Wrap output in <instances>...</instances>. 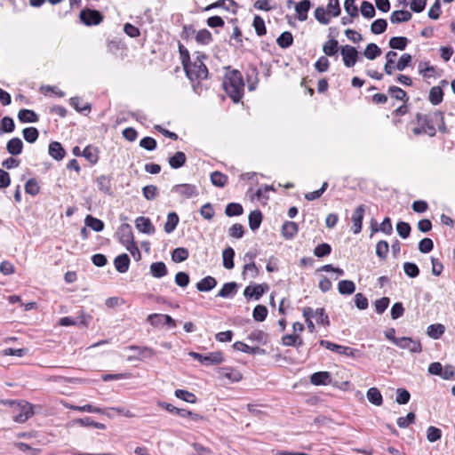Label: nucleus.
Masks as SVG:
<instances>
[{
	"label": "nucleus",
	"mask_w": 455,
	"mask_h": 455,
	"mask_svg": "<svg viewBox=\"0 0 455 455\" xmlns=\"http://www.w3.org/2000/svg\"><path fill=\"white\" fill-rule=\"evenodd\" d=\"M234 256L235 251L231 247L226 248L222 252L223 266L227 269H232L234 267Z\"/></svg>",
	"instance_id": "obj_33"
},
{
	"label": "nucleus",
	"mask_w": 455,
	"mask_h": 455,
	"mask_svg": "<svg viewBox=\"0 0 455 455\" xmlns=\"http://www.w3.org/2000/svg\"><path fill=\"white\" fill-rule=\"evenodd\" d=\"M24 140L28 143H34L39 136V132L35 127H27L22 131Z\"/></svg>",
	"instance_id": "obj_48"
},
{
	"label": "nucleus",
	"mask_w": 455,
	"mask_h": 455,
	"mask_svg": "<svg viewBox=\"0 0 455 455\" xmlns=\"http://www.w3.org/2000/svg\"><path fill=\"white\" fill-rule=\"evenodd\" d=\"M265 292V288L262 284H254L247 286L243 291V295L246 299L254 298L259 299Z\"/></svg>",
	"instance_id": "obj_15"
},
{
	"label": "nucleus",
	"mask_w": 455,
	"mask_h": 455,
	"mask_svg": "<svg viewBox=\"0 0 455 455\" xmlns=\"http://www.w3.org/2000/svg\"><path fill=\"white\" fill-rule=\"evenodd\" d=\"M237 291V284L235 282L226 283L218 292L217 296L221 298H229Z\"/></svg>",
	"instance_id": "obj_28"
},
{
	"label": "nucleus",
	"mask_w": 455,
	"mask_h": 455,
	"mask_svg": "<svg viewBox=\"0 0 455 455\" xmlns=\"http://www.w3.org/2000/svg\"><path fill=\"white\" fill-rule=\"evenodd\" d=\"M388 93L391 95V97H393L398 100L406 102L409 100L406 92L398 86H395V85L390 86L388 88Z\"/></svg>",
	"instance_id": "obj_43"
},
{
	"label": "nucleus",
	"mask_w": 455,
	"mask_h": 455,
	"mask_svg": "<svg viewBox=\"0 0 455 455\" xmlns=\"http://www.w3.org/2000/svg\"><path fill=\"white\" fill-rule=\"evenodd\" d=\"M403 271L405 275L411 278H415L419 274V269L418 266L415 263L411 262H405L403 264Z\"/></svg>",
	"instance_id": "obj_59"
},
{
	"label": "nucleus",
	"mask_w": 455,
	"mask_h": 455,
	"mask_svg": "<svg viewBox=\"0 0 455 455\" xmlns=\"http://www.w3.org/2000/svg\"><path fill=\"white\" fill-rule=\"evenodd\" d=\"M396 346L402 349H407L411 353H420L422 351L420 341L410 337L399 338V341L396 342Z\"/></svg>",
	"instance_id": "obj_8"
},
{
	"label": "nucleus",
	"mask_w": 455,
	"mask_h": 455,
	"mask_svg": "<svg viewBox=\"0 0 455 455\" xmlns=\"http://www.w3.org/2000/svg\"><path fill=\"white\" fill-rule=\"evenodd\" d=\"M367 399L374 405L380 406L383 403L382 395L377 387H371L366 393Z\"/></svg>",
	"instance_id": "obj_31"
},
{
	"label": "nucleus",
	"mask_w": 455,
	"mask_h": 455,
	"mask_svg": "<svg viewBox=\"0 0 455 455\" xmlns=\"http://www.w3.org/2000/svg\"><path fill=\"white\" fill-rule=\"evenodd\" d=\"M179 223V217L175 212H170L167 215V221L164 225V231L168 234L172 233Z\"/></svg>",
	"instance_id": "obj_42"
},
{
	"label": "nucleus",
	"mask_w": 455,
	"mask_h": 455,
	"mask_svg": "<svg viewBox=\"0 0 455 455\" xmlns=\"http://www.w3.org/2000/svg\"><path fill=\"white\" fill-rule=\"evenodd\" d=\"M175 396L187 403H195L196 402V396L193 393L187 390L177 389L175 391Z\"/></svg>",
	"instance_id": "obj_52"
},
{
	"label": "nucleus",
	"mask_w": 455,
	"mask_h": 455,
	"mask_svg": "<svg viewBox=\"0 0 455 455\" xmlns=\"http://www.w3.org/2000/svg\"><path fill=\"white\" fill-rule=\"evenodd\" d=\"M18 118L21 123H36L38 121V116L30 109H20L18 113Z\"/></svg>",
	"instance_id": "obj_29"
},
{
	"label": "nucleus",
	"mask_w": 455,
	"mask_h": 455,
	"mask_svg": "<svg viewBox=\"0 0 455 455\" xmlns=\"http://www.w3.org/2000/svg\"><path fill=\"white\" fill-rule=\"evenodd\" d=\"M364 211V205L361 204L356 207L352 215L351 220L353 222V233L355 235L359 234L362 231Z\"/></svg>",
	"instance_id": "obj_11"
},
{
	"label": "nucleus",
	"mask_w": 455,
	"mask_h": 455,
	"mask_svg": "<svg viewBox=\"0 0 455 455\" xmlns=\"http://www.w3.org/2000/svg\"><path fill=\"white\" fill-rule=\"evenodd\" d=\"M443 92L441 87L439 86H434L430 89L429 92V101L436 106L440 104L443 101Z\"/></svg>",
	"instance_id": "obj_37"
},
{
	"label": "nucleus",
	"mask_w": 455,
	"mask_h": 455,
	"mask_svg": "<svg viewBox=\"0 0 455 455\" xmlns=\"http://www.w3.org/2000/svg\"><path fill=\"white\" fill-rule=\"evenodd\" d=\"M117 235L119 242L124 247H128V245L134 243L132 229L129 224H122L117 230Z\"/></svg>",
	"instance_id": "obj_9"
},
{
	"label": "nucleus",
	"mask_w": 455,
	"mask_h": 455,
	"mask_svg": "<svg viewBox=\"0 0 455 455\" xmlns=\"http://www.w3.org/2000/svg\"><path fill=\"white\" fill-rule=\"evenodd\" d=\"M129 350L137 351L139 355H130L127 357L128 362H132L134 360H142L144 358H151L156 355V352L153 348L148 347H139L135 345H131L127 347Z\"/></svg>",
	"instance_id": "obj_10"
},
{
	"label": "nucleus",
	"mask_w": 455,
	"mask_h": 455,
	"mask_svg": "<svg viewBox=\"0 0 455 455\" xmlns=\"http://www.w3.org/2000/svg\"><path fill=\"white\" fill-rule=\"evenodd\" d=\"M23 142L20 138H12L6 144V150L12 156L20 155L22 152Z\"/></svg>",
	"instance_id": "obj_21"
},
{
	"label": "nucleus",
	"mask_w": 455,
	"mask_h": 455,
	"mask_svg": "<svg viewBox=\"0 0 455 455\" xmlns=\"http://www.w3.org/2000/svg\"><path fill=\"white\" fill-rule=\"evenodd\" d=\"M196 41L200 44H209L212 42V36L209 30L204 28L196 33Z\"/></svg>",
	"instance_id": "obj_46"
},
{
	"label": "nucleus",
	"mask_w": 455,
	"mask_h": 455,
	"mask_svg": "<svg viewBox=\"0 0 455 455\" xmlns=\"http://www.w3.org/2000/svg\"><path fill=\"white\" fill-rule=\"evenodd\" d=\"M243 207L240 204L230 203L226 206L225 214L228 217L239 216L243 214Z\"/></svg>",
	"instance_id": "obj_49"
},
{
	"label": "nucleus",
	"mask_w": 455,
	"mask_h": 455,
	"mask_svg": "<svg viewBox=\"0 0 455 455\" xmlns=\"http://www.w3.org/2000/svg\"><path fill=\"white\" fill-rule=\"evenodd\" d=\"M12 413L13 421L20 424L24 423L34 415L33 405L25 401H19L12 410Z\"/></svg>",
	"instance_id": "obj_3"
},
{
	"label": "nucleus",
	"mask_w": 455,
	"mask_h": 455,
	"mask_svg": "<svg viewBox=\"0 0 455 455\" xmlns=\"http://www.w3.org/2000/svg\"><path fill=\"white\" fill-rule=\"evenodd\" d=\"M262 221V213L259 210H255L249 214V226L251 230H256L259 228Z\"/></svg>",
	"instance_id": "obj_36"
},
{
	"label": "nucleus",
	"mask_w": 455,
	"mask_h": 455,
	"mask_svg": "<svg viewBox=\"0 0 455 455\" xmlns=\"http://www.w3.org/2000/svg\"><path fill=\"white\" fill-rule=\"evenodd\" d=\"M338 41L336 39H331L327 41L323 46V51L328 56H333L338 52Z\"/></svg>",
	"instance_id": "obj_54"
},
{
	"label": "nucleus",
	"mask_w": 455,
	"mask_h": 455,
	"mask_svg": "<svg viewBox=\"0 0 455 455\" xmlns=\"http://www.w3.org/2000/svg\"><path fill=\"white\" fill-rule=\"evenodd\" d=\"M85 225L91 228L92 230L96 232H100L104 228V223L102 220L92 217V215H87L84 220Z\"/></svg>",
	"instance_id": "obj_40"
},
{
	"label": "nucleus",
	"mask_w": 455,
	"mask_h": 455,
	"mask_svg": "<svg viewBox=\"0 0 455 455\" xmlns=\"http://www.w3.org/2000/svg\"><path fill=\"white\" fill-rule=\"evenodd\" d=\"M298 225L293 221H285L282 226V235L286 239L293 238L298 233Z\"/></svg>",
	"instance_id": "obj_23"
},
{
	"label": "nucleus",
	"mask_w": 455,
	"mask_h": 455,
	"mask_svg": "<svg viewBox=\"0 0 455 455\" xmlns=\"http://www.w3.org/2000/svg\"><path fill=\"white\" fill-rule=\"evenodd\" d=\"M276 43L281 48H288L293 43L291 33L288 31L282 33L276 39Z\"/></svg>",
	"instance_id": "obj_47"
},
{
	"label": "nucleus",
	"mask_w": 455,
	"mask_h": 455,
	"mask_svg": "<svg viewBox=\"0 0 455 455\" xmlns=\"http://www.w3.org/2000/svg\"><path fill=\"white\" fill-rule=\"evenodd\" d=\"M319 344L322 347H324L325 348H327L331 351L336 352L339 355H345L347 356L353 357V358L359 356V351L355 348L349 347L338 345V344H335V343H332L331 341L324 340V339H321Z\"/></svg>",
	"instance_id": "obj_5"
},
{
	"label": "nucleus",
	"mask_w": 455,
	"mask_h": 455,
	"mask_svg": "<svg viewBox=\"0 0 455 455\" xmlns=\"http://www.w3.org/2000/svg\"><path fill=\"white\" fill-rule=\"evenodd\" d=\"M74 423L77 424L81 427H93L97 429H101V430L106 429V426L104 424L95 422L89 417L83 418V419H77L74 420Z\"/></svg>",
	"instance_id": "obj_41"
},
{
	"label": "nucleus",
	"mask_w": 455,
	"mask_h": 455,
	"mask_svg": "<svg viewBox=\"0 0 455 455\" xmlns=\"http://www.w3.org/2000/svg\"><path fill=\"white\" fill-rule=\"evenodd\" d=\"M397 57V53L394 51H389L386 53V63L384 66V71L387 75H392L394 71L396 69L395 68V58Z\"/></svg>",
	"instance_id": "obj_20"
},
{
	"label": "nucleus",
	"mask_w": 455,
	"mask_h": 455,
	"mask_svg": "<svg viewBox=\"0 0 455 455\" xmlns=\"http://www.w3.org/2000/svg\"><path fill=\"white\" fill-rule=\"evenodd\" d=\"M233 347L235 350L242 351L243 353L250 354V355H255V354H259V353L264 352V350L259 347H250L242 341L235 342L233 344Z\"/></svg>",
	"instance_id": "obj_27"
},
{
	"label": "nucleus",
	"mask_w": 455,
	"mask_h": 455,
	"mask_svg": "<svg viewBox=\"0 0 455 455\" xmlns=\"http://www.w3.org/2000/svg\"><path fill=\"white\" fill-rule=\"evenodd\" d=\"M408 42V39L404 36H393L389 40V47L403 51L406 48Z\"/></svg>",
	"instance_id": "obj_39"
},
{
	"label": "nucleus",
	"mask_w": 455,
	"mask_h": 455,
	"mask_svg": "<svg viewBox=\"0 0 455 455\" xmlns=\"http://www.w3.org/2000/svg\"><path fill=\"white\" fill-rule=\"evenodd\" d=\"M136 228L144 234L151 235L155 233V227L152 225L150 220L146 217H138L135 220Z\"/></svg>",
	"instance_id": "obj_13"
},
{
	"label": "nucleus",
	"mask_w": 455,
	"mask_h": 455,
	"mask_svg": "<svg viewBox=\"0 0 455 455\" xmlns=\"http://www.w3.org/2000/svg\"><path fill=\"white\" fill-rule=\"evenodd\" d=\"M220 374L221 376L230 379L233 382H237L242 379V374L240 371L228 368V367H223L220 369Z\"/></svg>",
	"instance_id": "obj_34"
},
{
	"label": "nucleus",
	"mask_w": 455,
	"mask_h": 455,
	"mask_svg": "<svg viewBox=\"0 0 455 455\" xmlns=\"http://www.w3.org/2000/svg\"><path fill=\"white\" fill-rule=\"evenodd\" d=\"M267 315V308L263 305H257L252 312L253 319L257 322H262Z\"/></svg>",
	"instance_id": "obj_53"
},
{
	"label": "nucleus",
	"mask_w": 455,
	"mask_h": 455,
	"mask_svg": "<svg viewBox=\"0 0 455 455\" xmlns=\"http://www.w3.org/2000/svg\"><path fill=\"white\" fill-rule=\"evenodd\" d=\"M338 290L340 294L350 295L354 293L355 285L353 281L342 280L338 284Z\"/></svg>",
	"instance_id": "obj_35"
},
{
	"label": "nucleus",
	"mask_w": 455,
	"mask_h": 455,
	"mask_svg": "<svg viewBox=\"0 0 455 455\" xmlns=\"http://www.w3.org/2000/svg\"><path fill=\"white\" fill-rule=\"evenodd\" d=\"M184 70L187 76L191 81L205 79L208 76V69L200 59H197L194 62L185 64Z\"/></svg>",
	"instance_id": "obj_2"
},
{
	"label": "nucleus",
	"mask_w": 455,
	"mask_h": 455,
	"mask_svg": "<svg viewBox=\"0 0 455 455\" xmlns=\"http://www.w3.org/2000/svg\"><path fill=\"white\" fill-rule=\"evenodd\" d=\"M252 25L258 36H261L267 33L265 21L260 16L254 17Z\"/></svg>",
	"instance_id": "obj_58"
},
{
	"label": "nucleus",
	"mask_w": 455,
	"mask_h": 455,
	"mask_svg": "<svg viewBox=\"0 0 455 455\" xmlns=\"http://www.w3.org/2000/svg\"><path fill=\"white\" fill-rule=\"evenodd\" d=\"M216 285H217L216 279L212 276L208 275V276L201 279L196 283V289L199 291H209L212 290Z\"/></svg>",
	"instance_id": "obj_24"
},
{
	"label": "nucleus",
	"mask_w": 455,
	"mask_h": 455,
	"mask_svg": "<svg viewBox=\"0 0 455 455\" xmlns=\"http://www.w3.org/2000/svg\"><path fill=\"white\" fill-rule=\"evenodd\" d=\"M116 269L119 273H125L129 269L130 258L126 253H123L116 257L114 260Z\"/></svg>",
	"instance_id": "obj_18"
},
{
	"label": "nucleus",
	"mask_w": 455,
	"mask_h": 455,
	"mask_svg": "<svg viewBox=\"0 0 455 455\" xmlns=\"http://www.w3.org/2000/svg\"><path fill=\"white\" fill-rule=\"evenodd\" d=\"M172 258L174 262L185 261L188 258V251L182 247L176 248L172 251Z\"/></svg>",
	"instance_id": "obj_55"
},
{
	"label": "nucleus",
	"mask_w": 455,
	"mask_h": 455,
	"mask_svg": "<svg viewBox=\"0 0 455 455\" xmlns=\"http://www.w3.org/2000/svg\"><path fill=\"white\" fill-rule=\"evenodd\" d=\"M310 381L315 386H325L331 383V377L328 371H317L311 375Z\"/></svg>",
	"instance_id": "obj_14"
},
{
	"label": "nucleus",
	"mask_w": 455,
	"mask_h": 455,
	"mask_svg": "<svg viewBox=\"0 0 455 455\" xmlns=\"http://www.w3.org/2000/svg\"><path fill=\"white\" fill-rule=\"evenodd\" d=\"M311 3L309 0H303L296 4L295 11L298 13V19L304 21L307 19V12L309 11Z\"/></svg>",
	"instance_id": "obj_25"
},
{
	"label": "nucleus",
	"mask_w": 455,
	"mask_h": 455,
	"mask_svg": "<svg viewBox=\"0 0 455 455\" xmlns=\"http://www.w3.org/2000/svg\"><path fill=\"white\" fill-rule=\"evenodd\" d=\"M444 331L445 327L441 323L430 324L427 329V334L434 339H438Z\"/></svg>",
	"instance_id": "obj_32"
},
{
	"label": "nucleus",
	"mask_w": 455,
	"mask_h": 455,
	"mask_svg": "<svg viewBox=\"0 0 455 455\" xmlns=\"http://www.w3.org/2000/svg\"><path fill=\"white\" fill-rule=\"evenodd\" d=\"M92 319L90 315H81L79 316V322L76 320L65 316L60 319V324L61 326H71V325H76V324H82L84 326L88 325L89 321Z\"/></svg>",
	"instance_id": "obj_17"
},
{
	"label": "nucleus",
	"mask_w": 455,
	"mask_h": 455,
	"mask_svg": "<svg viewBox=\"0 0 455 455\" xmlns=\"http://www.w3.org/2000/svg\"><path fill=\"white\" fill-rule=\"evenodd\" d=\"M187 161V156L184 152L177 151L172 156H171L168 160L170 166L173 169H179L182 167Z\"/></svg>",
	"instance_id": "obj_22"
},
{
	"label": "nucleus",
	"mask_w": 455,
	"mask_h": 455,
	"mask_svg": "<svg viewBox=\"0 0 455 455\" xmlns=\"http://www.w3.org/2000/svg\"><path fill=\"white\" fill-rule=\"evenodd\" d=\"M411 55L409 53H403L399 60L397 61L395 68L396 70L403 71L411 63Z\"/></svg>",
	"instance_id": "obj_64"
},
{
	"label": "nucleus",
	"mask_w": 455,
	"mask_h": 455,
	"mask_svg": "<svg viewBox=\"0 0 455 455\" xmlns=\"http://www.w3.org/2000/svg\"><path fill=\"white\" fill-rule=\"evenodd\" d=\"M211 181L213 186L223 188L228 182V177L224 173L215 171L211 174Z\"/></svg>",
	"instance_id": "obj_38"
},
{
	"label": "nucleus",
	"mask_w": 455,
	"mask_h": 455,
	"mask_svg": "<svg viewBox=\"0 0 455 455\" xmlns=\"http://www.w3.org/2000/svg\"><path fill=\"white\" fill-rule=\"evenodd\" d=\"M362 15L366 19H371L375 16V9L371 3L363 1L360 8Z\"/></svg>",
	"instance_id": "obj_51"
},
{
	"label": "nucleus",
	"mask_w": 455,
	"mask_h": 455,
	"mask_svg": "<svg viewBox=\"0 0 455 455\" xmlns=\"http://www.w3.org/2000/svg\"><path fill=\"white\" fill-rule=\"evenodd\" d=\"M172 191L179 193L186 198H191L198 195L197 188L192 184H180L173 187Z\"/></svg>",
	"instance_id": "obj_12"
},
{
	"label": "nucleus",
	"mask_w": 455,
	"mask_h": 455,
	"mask_svg": "<svg viewBox=\"0 0 455 455\" xmlns=\"http://www.w3.org/2000/svg\"><path fill=\"white\" fill-rule=\"evenodd\" d=\"M80 19L86 26H95L102 22L103 15L97 10L84 9L80 12Z\"/></svg>",
	"instance_id": "obj_6"
},
{
	"label": "nucleus",
	"mask_w": 455,
	"mask_h": 455,
	"mask_svg": "<svg viewBox=\"0 0 455 455\" xmlns=\"http://www.w3.org/2000/svg\"><path fill=\"white\" fill-rule=\"evenodd\" d=\"M40 187L35 179H29L25 184V191L27 194L36 196L39 193Z\"/></svg>",
	"instance_id": "obj_61"
},
{
	"label": "nucleus",
	"mask_w": 455,
	"mask_h": 455,
	"mask_svg": "<svg viewBox=\"0 0 455 455\" xmlns=\"http://www.w3.org/2000/svg\"><path fill=\"white\" fill-rule=\"evenodd\" d=\"M441 437H442V431H441V429H439V428H437L435 427H433V426L428 427V428L427 430V439L430 443L436 442Z\"/></svg>",
	"instance_id": "obj_62"
},
{
	"label": "nucleus",
	"mask_w": 455,
	"mask_h": 455,
	"mask_svg": "<svg viewBox=\"0 0 455 455\" xmlns=\"http://www.w3.org/2000/svg\"><path fill=\"white\" fill-rule=\"evenodd\" d=\"M223 88L235 103L241 100L244 92L243 78L240 71L234 69L225 75Z\"/></svg>",
	"instance_id": "obj_1"
},
{
	"label": "nucleus",
	"mask_w": 455,
	"mask_h": 455,
	"mask_svg": "<svg viewBox=\"0 0 455 455\" xmlns=\"http://www.w3.org/2000/svg\"><path fill=\"white\" fill-rule=\"evenodd\" d=\"M189 355L198 360L201 363L204 365H214V364H220L224 361L223 354L220 351L217 352H212L205 355H201L196 352H190Z\"/></svg>",
	"instance_id": "obj_4"
},
{
	"label": "nucleus",
	"mask_w": 455,
	"mask_h": 455,
	"mask_svg": "<svg viewBox=\"0 0 455 455\" xmlns=\"http://www.w3.org/2000/svg\"><path fill=\"white\" fill-rule=\"evenodd\" d=\"M97 186H98V188L101 192L108 194V195L111 194L110 180L107 176L101 175V176L98 177L97 178Z\"/></svg>",
	"instance_id": "obj_45"
},
{
	"label": "nucleus",
	"mask_w": 455,
	"mask_h": 455,
	"mask_svg": "<svg viewBox=\"0 0 455 455\" xmlns=\"http://www.w3.org/2000/svg\"><path fill=\"white\" fill-rule=\"evenodd\" d=\"M388 250V243L387 241L381 240L376 245V255L381 259H386Z\"/></svg>",
	"instance_id": "obj_57"
},
{
	"label": "nucleus",
	"mask_w": 455,
	"mask_h": 455,
	"mask_svg": "<svg viewBox=\"0 0 455 455\" xmlns=\"http://www.w3.org/2000/svg\"><path fill=\"white\" fill-rule=\"evenodd\" d=\"M410 12L404 10L394 11L390 16V21L394 24L406 22L411 19Z\"/></svg>",
	"instance_id": "obj_26"
},
{
	"label": "nucleus",
	"mask_w": 455,
	"mask_h": 455,
	"mask_svg": "<svg viewBox=\"0 0 455 455\" xmlns=\"http://www.w3.org/2000/svg\"><path fill=\"white\" fill-rule=\"evenodd\" d=\"M235 5H236V4L234 0H219L212 4L208 5L207 7H205L204 10L209 11L213 8L222 7L227 11H230L231 7L235 6Z\"/></svg>",
	"instance_id": "obj_50"
},
{
	"label": "nucleus",
	"mask_w": 455,
	"mask_h": 455,
	"mask_svg": "<svg viewBox=\"0 0 455 455\" xmlns=\"http://www.w3.org/2000/svg\"><path fill=\"white\" fill-rule=\"evenodd\" d=\"M83 156L92 164H95L99 160L95 148H92L91 146L84 148L83 150Z\"/></svg>",
	"instance_id": "obj_60"
},
{
	"label": "nucleus",
	"mask_w": 455,
	"mask_h": 455,
	"mask_svg": "<svg viewBox=\"0 0 455 455\" xmlns=\"http://www.w3.org/2000/svg\"><path fill=\"white\" fill-rule=\"evenodd\" d=\"M49 155L55 160L60 161L64 158L66 152L62 145L58 141H52L49 145Z\"/></svg>",
	"instance_id": "obj_16"
},
{
	"label": "nucleus",
	"mask_w": 455,
	"mask_h": 455,
	"mask_svg": "<svg viewBox=\"0 0 455 455\" xmlns=\"http://www.w3.org/2000/svg\"><path fill=\"white\" fill-rule=\"evenodd\" d=\"M363 53L367 59L372 60L381 54V50L376 44L371 43L366 46Z\"/></svg>",
	"instance_id": "obj_44"
},
{
	"label": "nucleus",
	"mask_w": 455,
	"mask_h": 455,
	"mask_svg": "<svg viewBox=\"0 0 455 455\" xmlns=\"http://www.w3.org/2000/svg\"><path fill=\"white\" fill-rule=\"evenodd\" d=\"M340 53L346 67L351 68L356 63L358 52L354 46L348 44L342 46Z\"/></svg>",
	"instance_id": "obj_7"
},
{
	"label": "nucleus",
	"mask_w": 455,
	"mask_h": 455,
	"mask_svg": "<svg viewBox=\"0 0 455 455\" xmlns=\"http://www.w3.org/2000/svg\"><path fill=\"white\" fill-rule=\"evenodd\" d=\"M387 23L384 19L374 20L371 25V31L373 34L379 35L387 29Z\"/></svg>",
	"instance_id": "obj_56"
},
{
	"label": "nucleus",
	"mask_w": 455,
	"mask_h": 455,
	"mask_svg": "<svg viewBox=\"0 0 455 455\" xmlns=\"http://www.w3.org/2000/svg\"><path fill=\"white\" fill-rule=\"evenodd\" d=\"M326 12L329 15L338 17L340 14V6L339 0H329Z\"/></svg>",
	"instance_id": "obj_63"
},
{
	"label": "nucleus",
	"mask_w": 455,
	"mask_h": 455,
	"mask_svg": "<svg viewBox=\"0 0 455 455\" xmlns=\"http://www.w3.org/2000/svg\"><path fill=\"white\" fill-rule=\"evenodd\" d=\"M377 223L374 222V225ZM371 231L372 233L381 231L386 235H391L393 232V227L389 217H386L379 228L373 227V220H371Z\"/></svg>",
	"instance_id": "obj_30"
},
{
	"label": "nucleus",
	"mask_w": 455,
	"mask_h": 455,
	"mask_svg": "<svg viewBox=\"0 0 455 455\" xmlns=\"http://www.w3.org/2000/svg\"><path fill=\"white\" fill-rule=\"evenodd\" d=\"M150 274L156 278H162L168 273L166 265L162 261L153 262L149 267Z\"/></svg>",
	"instance_id": "obj_19"
}]
</instances>
